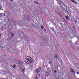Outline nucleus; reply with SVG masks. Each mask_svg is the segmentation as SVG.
I'll return each instance as SVG.
<instances>
[{
	"label": "nucleus",
	"mask_w": 79,
	"mask_h": 79,
	"mask_svg": "<svg viewBox=\"0 0 79 79\" xmlns=\"http://www.w3.org/2000/svg\"><path fill=\"white\" fill-rule=\"evenodd\" d=\"M20 68L23 71H24L25 70L24 69V67L23 66V65H21L20 66Z\"/></svg>",
	"instance_id": "obj_5"
},
{
	"label": "nucleus",
	"mask_w": 79,
	"mask_h": 79,
	"mask_svg": "<svg viewBox=\"0 0 79 79\" xmlns=\"http://www.w3.org/2000/svg\"><path fill=\"white\" fill-rule=\"evenodd\" d=\"M16 66V65H14V67H15V66Z\"/></svg>",
	"instance_id": "obj_36"
},
{
	"label": "nucleus",
	"mask_w": 79,
	"mask_h": 79,
	"mask_svg": "<svg viewBox=\"0 0 79 79\" xmlns=\"http://www.w3.org/2000/svg\"><path fill=\"white\" fill-rule=\"evenodd\" d=\"M19 63L20 64H22V61H19Z\"/></svg>",
	"instance_id": "obj_16"
},
{
	"label": "nucleus",
	"mask_w": 79,
	"mask_h": 79,
	"mask_svg": "<svg viewBox=\"0 0 79 79\" xmlns=\"http://www.w3.org/2000/svg\"><path fill=\"white\" fill-rule=\"evenodd\" d=\"M49 63L50 64H52V63H51V62H50Z\"/></svg>",
	"instance_id": "obj_29"
},
{
	"label": "nucleus",
	"mask_w": 79,
	"mask_h": 79,
	"mask_svg": "<svg viewBox=\"0 0 79 79\" xmlns=\"http://www.w3.org/2000/svg\"><path fill=\"white\" fill-rule=\"evenodd\" d=\"M60 3V5L62 8L63 9V10H64L65 8L66 7V5H65V4H64L63 2Z\"/></svg>",
	"instance_id": "obj_2"
},
{
	"label": "nucleus",
	"mask_w": 79,
	"mask_h": 79,
	"mask_svg": "<svg viewBox=\"0 0 79 79\" xmlns=\"http://www.w3.org/2000/svg\"><path fill=\"white\" fill-rule=\"evenodd\" d=\"M1 9H2V6H0V10H1Z\"/></svg>",
	"instance_id": "obj_26"
},
{
	"label": "nucleus",
	"mask_w": 79,
	"mask_h": 79,
	"mask_svg": "<svg viewBox=\"0 0 79 79\" xmlns=\"http://www.w3.org/2000/svg\"><path fill=\"white\" fill-rule=\"evenodd\" d=\"M57 15L59 16H61V14H60L59 13H57Z\"/></svg>",
	"instance_id": "obj_20"
},
{
	"label": "nucleus",
	"mask_w": 79,
	"mask_h": 79,
	"mask_svg": "<svg viewBox=\"0 0 79 79\" xmlns=\"http://www.w3.org/2000/svg\"><path fill=\"white\" fill-rule=\"evenodd\" d=\"M74 22H75V23H77V21H76V20H75V21H74Z\"/></svg>",
	"instance_id": "obj_33"
},
{
	"label": "nucleus",
	"mask_w": 79,
	"mask_h": 79,
	"mask_svg": "<svg viewBox=\"0 0 79 79\" xmlns=\"http://www.w3.org/2000/svg\"><path fill=\"white\" fill-rule=\"evenodd\" d=\"M70 71L71 73H75V71L72 68H71L70 69Z\"/></svg>",
	"instance_id": "obj_8"
},
{
	"label": "nucleus",
	"mask_w": 79,
	"mask_h": 79,
	"mask_svg": "<svg viewBox=\"0 0 79 79\" xmlns=\"http://www.w3.org/2000/svg\"><path fill=\"white\" fill-rule=\"evenodd\" d=\"M1 37V33H0V37Z\"/></svg>",
	"instance_id": "obj_35"
},
{
	"label": "nucleus",
	"mask_w": 79,
	"mask_h": 79,
	"mask_svg": "<svg viewBox=\"0 0 79 79\" xmlns=\"http://www.w3.org/2000/svg\"><path fill=\"white\" fill-rule=\"evenodd\" d=\"M8 22H10V19H8Z\"/></svg>",
	"instance_id": "obj_32"
},
{
	"label": "nucleus",
	"mask_w": 79,
	"mask_h": 79,
	"mask_svg": "<svg viewBox=\"0 0 79 79\" xmlns=\"http://www.w3.org/2000/svg\"><path fill=\"white\" fill-rule=\"evenodd\" d=\"M44 79V78H43V79Z\"/></svg>",
	"instance_id": "obj_43"
},
{
	"label": "nucleus",
	"mask_w": 79,
	"mask_h": 79,
	"mask_svg": "<svg viewBox=\"0 0 79 79\" xmlns=\"http://www.w3.org/2000/svg\"><path fill=\"white\" fill-rule=\"evenodd\" d=\"M65 18L67 19V21H68V20H69V16L68 15H67V16H65Z\"/></svg>",
	"instance_id": "obj_11"
},
{
	"label": "nucleus",
	"mask_w": 79,
	"mask_h": 79,
	"mask_svg": "<svg viewBox=\"0 0 79 79\" xmlns=\"http://www.w3.org/2000/svg\"><path fill=\"white\" fill-rule=\"evenodd\" d=\"M73 29L74 30H75V31H76V28H75V27H73Z\"/></svg>",
	"instance_id": "obj_21"
},
{
	"label": "nucleus",
	"mask_w": 79,
	"mask_h": 79,
	"mask_svg": "<svg viewBox=\"0 0 79 79\" xmlns=\"http://www.w3.org/2000/svg\"><path fill=\"white\" fill-rule=\"evenodd\" d=\"M16 40L14 38H13L12 39V40L11 41V42H13V43H14L15 44V43H16Z\"/></svg>",
	"instance_id": "obj_9"
},
{
	"label": "nucleus",
	"mask_w": 79,
	"mask_h": 79,
	"mask_svg": "<svg viewBox=\"0 0 79 79\" xmlns=\"http://www.w3.org/2000/svg\"><path fill=\"white\" fill-rule=\"evenodd\" d=\"M71 1L72 2H73V3H75L76 5H77V3L74 0H71Z\"/></svg>",
	"instance_id": "obj_13"
},
{
	"label": "nucleus",
	"mask_w": 79,
	"mask_h": 79,
	"mask_svg": "<svg viewBox=\"0 0 79 79\" xmlns=\"http://www.w3.org/2000/svg\"><path fill=\"white\" fill-rule=\"evenodd\" d=\"M4 25H5L4 26H5H5H6V24H5Z\"/></svg>",
	"instance_id": "obj_37"
},
{
	"label": "nucleus",
	"mask_w": 79,
	"mask_h": 79,
	"mask_svg": "<svg viewBox=\"0 0 79 79\" xmlns=\"http://www.w3.org/2000/svg\"><path fill=\"white\" fill-rule=\"evenodd\" d=\"M32 60V58L30 56H27V57L25 58V62H26L27 61H28V60Z\"/></svg>",
	"instance_id": "obj_4"
},
{
	"label": "nucleus",
	"mask_w": 79,
	"mask_h": 79,
	"mask_svg": "<svg viewBox=\"0 0 79 79\" xmlns=\"http://www.w3.org/2000/svg\"><path fill=\"white\" fill-rule=\"evenodd\" d=\"M77 74H79V72H77Z\"/></svg>",
	"instance_id": "obj_31"
},
{
	"label": "nucleus",
	"mask_w": 79,
	"mask_h": 79,
	"mask_svg": "<svg viewBox=\"0 0 79 79\" xmlns=\"http://www.w3.org/2000/svg\"><path fill=\"white\" fill-rule=\"evenodd\" d=\"M40 45L41 46H44V43L43 42H41L40 43Z\"/></svg>",
	"instance_id": "obj_12"
},
{
	"label": "nucleus",
	"mask_w": 79,
	"mask_h": 79,
	"mask_svg": "<svg viewBox=\"0 0 79 79\" xmlns=\"http://www.w3.org/2000/svg\"><path fill=\"white\" fill-rule=\"evenodd\" d=\"M1 47H2V45L0 44V48H1Z\"/></svg>",
	"instance_id": "obj_28"
},
{
	"label": "nucleus",
	"mask_w": 79,
	"mask_h": 79,
	"mask_svg": "<svg viewBox=\"0 0 79 79\" xmlns=\"http://www.w3.org/2000/svg\"><path fill=\"white\" fill-rule=\"evenodd\" d=\"M46 74H47V77H48V75H49V74H50V73H49V72L48 71H47L46 72Z\"/></svg>",
	"instance_id": "obj_14"
},
{
	"label": "nucleus",
	"mask_w": 79,
	"mask_h": 79,
	"mask_svg": "<svg viewBox=\"0 0 79 79\" xmlns=\"http://www.w3.org/2000/svg\"><path fill=\"white\" fill-rule=\"evenodd\" d=\"M26 62L27 64H31V63H34V60H32L30 59Z\"/></svg>",
	"instance_id": "obj_3"
},
{
	"label": "nucleus",
	"mask_w": 79,
	"mask_h": 79,
	"mask_svg": "<svg viewBox=\"0 0 79 79\" xmlns=\"http://www.w3.org/2000/svg\"><path fill=\"white\" fill-rule=\"evenodd\" d=\"M27 39L28 40H30V38L27 37Z\"/></svg>",
	"instance_id": "obj_19"
},
{
	"label": "nucleus",
	"mask_w": 79,
	"mask_h": 79,
	"mask_svg": "<svg viewBox=\"0 0 79 79\" xmlns=\"http://www.w3.org/2000/svg\"><path fill=\"white\" fill-rule=\"evenodd\" d=\"M34 3H35V4H36V5H38L39 4V2H37L36 1H35Z\"/></svg>",
	"instance_id": "obj_17"
},
{
	"label": "nucleus",
	"mask_w": 79,
	"mask_h": 79,
	"mask_svg": "<svg viewBox=\"0 0 79 79\" xmlns=\"http://www.w3.org/2000/svg\"><path fill=\"white\" fill-rule=\"evenodd\" d=\"M11 2H13V0H10Z\"/></svg>",
	"instance_id": "obj_39"
},
{
	"label": "nucleus",
	"mask_w": 79,
	"mask_h": 79,
	"mask_svg": "<svg viewBox=\"0 0 79 79\" xmlns=\"http://www.w3.org/2000/svg\"><path fill=\"white\" fill-rule=\"evenodd\" d=\"M45 42H46V43H47V42H48V41L45 40Z\"/></svg>",
	"instance_id": "obj_27"
},
{
	"label": "nucleus",
	"mask_w": 79,
	"mask_h": 79,
	"mask_svg": "<svg viewBox=\"0 0 79 79\" xmlns=\"http://www.w3.org/2000/svg\"><path fill=\"white\" fill-rule=\"evenodd\" d=\"M2 15H3V14L1 13L0 14V15H1V16H2Z\"/></svg>",
	"instance_id": "obj_34"
},
{
	"label": "nucleus",
	"mask_w": 79,
	"mask_h": 79,
	"mask_svg": "<svg viewBox=\"0 0 79 79\" xmlns=\"http://www.w3.org/2000/svg\"><path fill=\"white\" fill-rule=\"evenodd\" d=\"M13 23H16V22H15V21H13Z\"/></svg>",
	"instance_id": "obj_25"
},
{
	"label": "nucleus",
	"mask_w": 79,
	"mask_h": 79,
	"mask_svg": "<svg viewBox=\"0 0 79 79\" xmlns=\"http://www.w3.org/2000/svg\"><path fill=\"white\" fill-rule=\"evenodd\" d=\"M40 77V74H38L35 76V79H38Z\"/></svg>",
	"instance_id": "obj_6"
},
{
	"label": "nucleus",
	"mask_w": 79,
	"mask_h": 79,
	"mask_svg": "<svg viewBox=\"0 0 79 79\" xmlns=\"http://www.w3.org/2000/svg\"><path fill=\"white\" fill-rule=\"evenodd\" d=\"M49 0V1H50V0Z\"/></svg>",
	"instance_id": "obj_42"
},
{
	"label": "nucleus",
	"mask_w": 79,
	"mask_h": 79,
	"mask_svg": "<svg viewBox=\"0 0 79 79\" xmlns=\"http://www.w3.org/2000/svg\"><path fill=\"white\" fill-rule=\"evenodd\" d=\"M4 13H5V11Z\"/></svg>",
	"instance_id": "obj_44"
},
{
	"label": "nucleus",
	"mask_w": 79,
	"mask_h": 79,
	"mask_svg": "<svg viewBox=\"0 0 79 79\" xmlns=\"http://www.w3.org/2000/svg\"><path fill=\"white\" fill-rule=\"evenodd\" d=\"M57 0V1L58 2H59V3H61V0Z\"/></svg>",
	"instance_id": "obj_18"
},
{
	"label": "nucleus",
	"mask_w": 79,
	"mask_h": 79,
	"mask_svg": "<svg viewBox=\"0 0 79 79\" xmlns=\"http://www.w3.org/2000/svg\"><path fill=\"white\" fill-rule=\"evenodd\" d=\"M1 10H3V9H2Z\"/></svg>",
	"instance_id": "obj_40"
},
{
	"label": "nucleus",
	"mask_w": 79,
	"mask_h": 79,
	"mask_svg": "<svg viewBox=\"0 0 79 79\" xmlns=\"http://www.w3.org/2000/svg\"><path fill=\"white\" fill-rule=\"evenodd\" d=\"M41 28L42 29H44V26H41Z\"/></svg>",
	"instance_id": "obj_23"
},
{
	"label": "nucleus",
	"mask_w": 79,
	"mask_h": 79,
	"mask_svg": "<svg viewBox=\"0 0 79 79\" xmlns=\"http://www.w3.org/2000/svg\"><path fill=\"white\" fill-rule=\"evenodd\" d=\"M13 35H14V34L12 33H11V34L10 35V36L9 37V40L10 41L11 39H12V38L13 37Z\"/></svg>",
	"instance_id": "obj_7"
},
{
	"label": "nucleus",
	"mask_w": 79,
	"mask_h": 79,
	"mask_svg": "<svg viewBox=\"0 0 79 79\" xmlns=\"http://www.w3.org/2000/svg\"><path fill=\"white\" fill-rule=\"evenodd\" d=\"M54 58H56V59H58V55L55 56H54Z\"/></svg>",
	"instance_id": "obj_15"
},
{
	"label": "nucleus",
	"mask_w": 79,
	"mask_h": 79,
	"mask_svg": "<svg viewBox=\"0 0 79 79\" xmlns=\"http://www.w3.org/2000/svg\"><path fill=\"white\" fill-rule=\"evenodd\" d=\"M74 74H75V73H74Z\"/></svg>",
	"instance_id": "obj_45"
},
{
	"label": "nucleus",
	"mask_w": 79,
	"mask_h": 79,
	"mask_svg": "<svg viewBox=\"0 0 79 79\" xmlns=\"http://www.w3.org/2000/svg\"><path fill=\"white\" fill-rule=\"evenodd\" d=\"M44 32H46V30L45 29H44Z\"/></svg>",
	"instance_id": "obj_22"
},
{
	"label": "nucleus",
	"mask_w": 79,
	"mask_h": 79,
	"mask_svg": "<svg viewBox=\"0 0 79 79\" xmlns=\"http://www.w3.org/2000/svg\"><path fill=\"white\" fill-rule=\"evenodd\" d=\"M29 19H27L25 20V22L26 23H29Z\"/></svg>",
	"instance_id": "obj_10"
},
{
	"label": "nucleus",
	"mask_w": 79,
	"mask_h": 79,
	"mask_svg": "<svg viewBox=\"0 0 79 79\" xmlns=\"http://www.w3.org/2000/svg\"><path fill=\"white\" fill-rule=\"evenodd\" d=\"M3 15H4V16H5V14H3Z\"/></svg>",
	"instance_id": "obj_30"
},
{
	"label": "nucleus",
	"mask_w": 79,
	"mask_h": 79,
	"mask_svg": "<svg viewBox=\"0 0 79 79\" xmlns=\"http://www.w3.org/2000/svg\"><path fill=\"white\" fill-rule=\"evenodd\" d=\"M54 72L56 73V70H54Z\"/></svg>",
	"instance_id": "obj_24"
},
{
	"label": "nucleus",
	"mask_w": 79,
	"mask_h": 79,
	"mask_svg": "<svg viewBox=\"0 0 79 79\" xmlns=\"http://www.w3.org/2000/svg\"><path fill=\"white\" fill-rule=\"evenodd\" d=\"M15 67H13V68L15 69Z\"/></svg>",
	"instance_id": "obj_38"
},
{
	"label": "nucleus",
	"mask_w": 79,
	"mask_h": 79,
	"mask_svg": "<svg viewBox=\"0 0 79 79\" xmlns=\"http://www.w3.org/2000/svg\"><path fill=\"white\" fill-rule=\"evenodd\" d=\"M41 67H40L37 69L35 70V71L36 73H39L41 71Z\"/></svg>",
	"instance_id": "obj_1"
},
{
	"label": "nucleus",
	"mask_w": 79,
	"mask_h": 79,
	"mask_svg": "<svg viewBox=\"0 0 79 79\" xmlns=\"http://www.w3.org/2000/svg\"><path fill=\"white\" fill-rule=\"evenodd\" d=\"M66 79H68V78H66Z\"/></svg>",
	"instance_id": "obj_41"
}]
</instances>
